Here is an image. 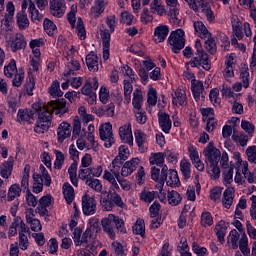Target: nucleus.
Returning <instances> with one entry per match:
<instances>
[{
    "mask_svg": "<svg viewBox=\"0 0 256 256\" xmlns=\"http://www.w3.org/2000/svg\"><path fill=\"white\" fill-rule=\"evenodd\" d=\"M49 127H51V110L47 106L40 107L34 131L40 134L45 133V131H49Z\"/></svg>",
    "mask_w": 256,
    "mask_h": 256,
    "instance_id": "obj_2",
    "label": "nucleus"
},
{
    "mask_svg": "<svg viewBox=\"0 0 256 256\" xmlns=\"http://www.w3.org/2000/svg\"><path fill=\"white\" fill-rule=\"evenodd\" d=\"M134 135L137 146L139 147V149H143V145L147 143V134H145V132L141 130H136L134 132Z\"/></svg>",
    "mask_w": 256,
    "mask_h": 256,
    "instance_id": "obj_55",
    "label": "nucleus"
},
{
    "mask_svg": "<svg viewBox=\"0 0 256 256\" xmlns=\"http://www.w3.org/2000/svg\"><path fill=\"white\" fill-rule=\"evenodd\" d=\"M109 170H105L103 174L104 181L113 183V181H119L121 178V166L115 162H111L108 167Z\"/></svg>",
    "mask_w": 256,
    "mask_h": 256,
    "instance_id": "obj_9",
    "label": "nucleus"
},
{
    "mask_svg": "<svg viewBox=\"0 0 256 256\" xmlns=\"http://www.w3.org/2000/svg\"><path fill=\"white\" fill-rule=\"evenodd\" d=\"M224 185H231L233 183V166L225 168L222 172Z\"/></svg>",
    "mask_w": 256,
    "mask_h": 256,
    "instance_id": "obj_58",
    "label": "nucleus"
},
{
    "mask_svg": "<svg viewBox=\"0 0 256 256\" xmlns=\"http://www.w3.org/2000/svg\"><path fill=\"white\" fill-rule=\"evenodd\" d=\"M46 40L44 38L32 39L29 42V47L34 57H41V47H45Z\"/></svg>",
    "mask_w": 256,
    "mask_h": 256,
    "instance_id": "obj_23",
    "label": "nucleus"
},
{
    "mask_svg": "<svg viewBox=\"0 0 256 256\" xmlns=\"http://www.w3.org/2000/svg\"><path fill=\"white\" fill-rule=\"evenodd\" d=\"M129 158V147L126 145H121L118 149V155L114 158L112 163H116V165H123V161Z\"/></svg>",
    "mask_w": 256,
    "mask_h": 256,
    "instance_id": "obj_30",
    "label": "nucleus"
},
{
    "mask_svg": "<svg viewBox=\"0 0 256 256\" xmlns=\"http://www.w3.org/2000/svg\"><path fill=\"white\" fill-rule=\"evenodd\" d=\"M73 130H72V138L77 139L79 137H85L87 135V132H85V129H81V120L79 119V116H75L73 119Z\"/></svg>",
    "mask_w": 256,
    "mask_h": 256,
    "instance_id": "obj_29",
    "label": "nucleus"
},
{
    "mask_svg": "<svg viewBox=\"0 0 256 256\" xmlns=\"http://www.w3.org/2000/svg\"><path fill=\"white\" fill-rule=\"evenodd\" d=\"M206 165L219 164L221 159V151L215 147L213 142H210L203 151Z\"/></svg>",
    "mask_w": 256,
    "mask_h": 256,
    "instance_id": "obj_8",
    "label": "nucleus"
},
{
    "mask_svg": "<svg viewBox=\"0 0 256 256\" xmlns=\"http://www.w3.org/2000/svg\"><path fill=\"white\" fill-rule=\"evenodd\" d=\"M172 104L176 107L177 105H187V88L180 86L175 90L174 94H172Z\"/></svg>",
    "mask_w": 256,
    "mask_h": 256,
    "instance_id": "obj_15",
    "label": "nucleus"
},
{
    "mask_svg": "<svg viewBox=\"0 0 256 256\" xmlns=\"http://www.w3.org/2000/svg\"><path fill=\"white\" fill-rule=\"evenodd\" d=\"M16 24L20 31H25V29H29V25H31V22L29 21V16H27V12H17Z\"/></svg>",
    "mask_w": 256,
    "mask_h": 256,
    "instance_id": "obj_25",
    "label": "nucleus"
},
{
    "mask_svg": "<svg viewBox=\"0 0 256 256\" xmlns=\"http://www.w3.org/2000/svg\"><path fill=\"white\" fill-rule=\"evenodd\" d=\"M33 115H35V110H19L17 113V119L18 121L29 122L33 119Z\"/></svg>",
    "mask_w": 256,
    "mask_h": 256,
    "instance_id": "obj_51",
    "label": "nucleus"
},
{
    "mask_svg": "<svg viewBox=\"0 0 256 256\" xmlns=\"http://www.w3.org/2000/svg\"><path fill=\"white\" fill-rule=\"evenodd\" d=\"M71 137V124L67 122H61L57 129L58 143H63L65 139Z\"/></svg>",
    "mask_w": 256,
    "mask_h": 256,
    "instance_id": "obj_20",
    "label": "nucleus"
},
{
    "mask_svg": "<svg viewBox=\"0 0 256 256\" xmlns=\"http://www.w3.org/2000/svg\"><path fill=\"white\" fill-rule=\"evenodd\" d=\"M86 65L92 73L99 71V56H97V53L91 51L86 55Z\"/></svg>",
    "mask_w": 256,
    "mask_h": 256,
    "instance_id": "obj_22",
    "label": "nucleus"
},
{
    "mask_svg": "<svg viewBox=\"0 0 256 256\" xmlns=\"http://www.w3.org/2000/svg\"><path fill=\"white\" fill-rule=\"evenodd\" d=\"M50 107L53 109L55 115H60V117L69 111V108L67 107V100L64 98L51 101Z\"/></svg>",
    "mask_w": 256,
    "mask_h": 256,
    "instance_id": "obj_21",
    "label": "nucleus"
},
{
    "mask_svg": "<svg viewBox=\"0 0 256 256\" xmlns=\"http://www.w3.org/2000/svg\"><path fill=\"white\" fill-rule=\"evenodd\" d=\"M191 80V91L195 101H199L201 97H203V92L205 88L203 87V81H199L195 79V74H189Z\"/></svg>",
    "mask_w": 256,
    "mask_h": 256,
    "instance_id": "obj_14",
    "label": "nucleus"
},
{
    "mask_svg": "<svg viewBox=\"0 0 256 256\" xmlns=\"http://www.w3.org/2000/svg\"><path fill=\"white\" fill-rule=\"evenodd\" d=\"M206 171L213 180L221 177V169L219 168V164H206Z\"/></svg>",
    "mask_w": 256,
    "mask_h": 256,
    "instance_id": "obj_42",
    "label": "nucleus"
},
{
    "mask_svg": "<svg viewBox=\"0 0 256 256\" xmlns=\"http://www.w3.org/2000/svg\"><path fill=\"white\" fill-rule=\"evenodd\" d=\"M161 181H166L168 187H179L181 185V180H179V174L177 170H169L167 165H164L161 170Z\"/></svg>",
    "mask_w": 256,
    "mask_h": 256,
    "instance_id": "obj_6",
    "label": "nucleus"
},
{
    "mask_svg": "<svg viewBox=\"0 0 256 256\" xmlns=\"http://www.w3.org/2000/svg\"><path fill=\"white\" fill-rule=\"evenodd\" d=\"M168 203L174 207H176V205H179V203H181L182 199L181 198V194H179V192L172 190L168 192Z\"/></svg>",
    "mask_w": 256,
    "mask_h": 256,
    "instance_id": "obj_52",
    "label": "nucleus"
},
{
    "mask_svg": "<svg viewBox=\"0 0 256 256\" xmlns=\"http://www.w3.org/2000/svg\"><path fill=\"white\" fill-rule=\"evenodd\" d=\"M167 15L169 23H171L173 27H181V25H183L181 16L179 15V8H170Z\"/></svg>",
    "mask_w": 256,
    "mask_h": 256,
    "instance_id": "obj_27",
    "label": "nucleus"
},
{
    "mask_svg": "<svg viewBox=\"0 0 256 256\" xmlns=\"http://www.w3.org/2000/svg\"><path fill=\"white\" fill-rule=\"evenodd\" d=\"M140 163L141 160H139V158H132L131 160L126 161L121 168V176L129 177L130 175H133V172L137 170Z\"/></svg>",
    "mask_w": 256,
    "mask_h": 256,
    "instance_id": "obj_16",
    "label": "nucleus"
},
{
    "mask_svg": "<svg viewBox=\"0 0 256 256\" xmlns=\"http://www.w3.org/2000/svg\"><path fill=\"white\" fill-rule=\"evenodd\" d=\"M143 91L141 89L136 88L133 92L132 105L133 111H141L143 109Z\"/></svg>",
    "mask_w": 256,
    "mask_h": 256,
    "instance_id": "obj_26",
    "label": "nucleus"
},
{
    "mask_svg": "<svg viewBox=\"0 0 256 256\" xmlns=\"http://www.w3.org/2000/svg\"><path fill=\"white\" fill-rule=\"evenodd\" d=\"M180 171L185 181H189V179H191V162H189V159L183 158L180 161Z\"/></svg>",
    "mask_w": 256,
    "mask_h": 256,
    "instance_id": "obj_34",
    "label": "nucleus"
},
{
    "mask_svg": "<svg viewBox=\"0 0 256 256\" xmlns=\"http://www.w3.org/2000/svg\"><path fill=\"white\" fill-rule=\"evenodd\" d=\"M150 9L152 13H157V15H165V6L161 3V0H153L150 4Z\"/></svg>",
    "mask_w": 256,
    "mask_h": 256,
    "instance_id": "obj_47",
    "label": "nucleus"
},
{
    "mask_svg": "<svg viewBox=\"0 0 256 256\" xmlns=\"http://www.w3.org/2000/svg\"><path fill=\"white\" fill-rule=\"evenodd\" d=\"M231 25H232V33L236 36L237 39L241 41L245 36L243 34V23L239 20V16L232 14L230 17Z\"/></svg>",
    "mask_w": 256,
    "mask_h": 256,
    "instance_id": "obj_18",
    "label": "nucleus"
},
{
    "mask_svg": "<svg viewBox=\"0 0 256 256\" xmlns=\"http://www.w3.org/2000/svg\"><path fill=\"white\" fill-rule=\"evenodd\" d=\"M43 27H44V31L47 33V35H49L50 37L55 35V33H57V26L55 25V23H53V21H51L50 19H45L44 23H43Z\"/></svg>",
    "mask_w": 256,
    "mask_h": 256,
    "instance_id": "obj_54",
    "label": "nucleus"
},
{
    "mask_svg": "<svg viewBox=\"0 0 256 256\" xmlns=\"http://www.w3.org/2000/svg\"><path fill=\"white\" fill-rule=\"evenodd\" d=\"M157 197V192L144 190L140 193L141 201L144 203H151Z\"/></svg>",
    "mask_w": 256,
    "mask_h": 256,
    "instance_id": "obj_59",
    "label": "nucleus"
},
{
    "mask_svg": "<svg viewBox=\"0 0 256 256\" xmlns=\"http://www.w3.org/2000/svg\"><path fill=\"white\" fill-rule=\"evenodd\" d=\"M193 27L195 30V33H198L199 37L202 39H209L211 37V33H209V30H207V27H205V24L201 21H195L193 23Z\"/></svg>",
    "mask_w": 256,
    "mask_h": 256,
    "instance_id": "obj_32",
    "label": "nucleus"
},
{
    "mask_svg": "<svg viewBox=\"0 0 256 256\" xmlns=\"http://www.w3.org/2000/svg\"><path fill=\"white\" fill-rule=\"evenodd\" d=\"M167 35H169V27L160 25L155 28L153 41L156 43H163V41L167 39Z\"/></svg>",
    "mask_w": 256,
    "mask_h": 256,
    "instance_id": "obj_24",
    "label": "nucleus"
},
{
    "mask_svg": "<svg viewBox=\"0 0 256 256\" xmlns=\"http://www.w3.org/2000/svg\"><path fill=\"white\" fill-rule=\"evenodd\" d=\"M233 188H227L223 193V206L226 209H231V206L233 205Z\"/></svg>",
    "mask_w": 256,
    "mask_h": 256,
    "instance_id": "obj_43",
    "label": "nucleus"
},
{
    "mask_svg": "<svg viewBox=\"0 0 256 256\" xmlns=\"http://www.w3.org/2000/svg\"><path fill=\"white\" fill-rule=\"evenodd\" d=\"M105 5H107V0H95V4L91 8V15L99 17L105 11Z\"/></svg>",
    "mask_w": 256,
    "mask_h": 256,
    "instance_id": "obj_39",
    "label": "nucleus"
},
{
    "mask_svg": "<svg viewBox=\"0 0 256 256\" xmlns=\"http://www.w3.org/2000/svg\"><path fill=\"white\" fill-rule=\"evenodd\" d=\"M78 113H79L83 123L87 124L95 119L94 115L87 113V108H85V106L79 107Z\"/></svg>",
    "mask_w": 256,
    "mask_h": 256,
    "instance_id": "obj_60",
    "label": "nucleus"
},
{
    "mask_svg": "<svg viewBox=\"0 0 256 256\" xmlns=\"http://www.w3.org/2000/svg\"><path fill=\"white\" fill-rule=\"evenodd\" d=\"M11 173H13V159L9 158L2 164L0 175L3 179H9V177H11Z\"/></svg>",
    "mask_w": 256,
    "mask_h": 256,
    "instance_id": "obj_35",
    "label": "nucleus"
},
{
    "mask_svg": "<svg viewBox=\"0 0 256 256\" xmlns=\"http://www.w3.org/2000/svg\"><path fill=\"white\" fill-rule=\"evenodd\" d=\"M65 9H67L65 0H50V13L53 17L61 19L65 15Z\"/></svg>",
    "mask_w": 256,
    "mask_h": 256,
    "instance_id": "obj_12",
    "label": "nucleus"
},
{
    "mask_svg": "<svg viewBox=\"0 0 256 256\" xmlns=\"http://www.w3.org/2000/svg\"><path fill=\"white\" fill-rule=\"evenodd\" d=\"M242 173L248 183H256V177L249 172V163L247 161L242 163Z\"/></svg>",
    "mask_w": 256,
    "mask_h": 256,
    "instance_id": "obj_56",
    "label": "nucleus"
},
{
    "mask_svg": "<svg viewBox=\"0 0 256 256\" xmlns=\"http://www.w3.org/2000/svg\"><path fill=\"white\" fill-rule=\"evenodd\" d=\"M51 205H53V197L50 194L42 196L38 201L36 213L41 217H45L49 213L47 207H51Z\"/></svg>",
    "mask_w": 256,
    "mask_h": 256,
    "instance_id": "obj_13",
    "label": "nucleus"
},
{
    "mask_svg": "<svg viewBox=\"0 0 256 256\" xmlns=\"http://www.w3.org/2000/svg\"><path fill=\"white\" fill-rule=\"evenodd\" d=\"M158 123L160 129L163 131V133H171V127H173V122L171 121V116L165 112H159L158 113Z\"/></svg>",
    "mask_w": 256,
    "mask_h": 256,
    "instance_id": "obj_17",
    "label": "nucleus"
},
{
    "mask_svg": "<svg viewBox=\"0 0 256 256\" xmlns=\"http://www.w3.org/2000/svg\"><path fill=\"white\" fill-rule=\"evenodd\" d=\"M240 81H242V85L244 89H249V85L251 83V74L249 73V68L242 67L240 70Z\"/></svg>",
    "mask_w": 256,
    "mask_h": 256,
    "instance_id": "obj_44",
    "label": "nucleus"
},
{
    "mask_svg": "<svg viewBox=\"0 0 256 256\" xmlns=\"http://www.w3.org/2000/svg\"><path fill=\"white\" fill-rule=\"evenodd\" d=\"M33 186H32V191L33 193L39 194L43 191V178L41 175L34 173L33 174Z\"/></svg>",
    "mask_w": 256,
    "mask_h": 256,
    "instance_id": "obj_45",
    "label": "nucleus"
},
{
    "mask_svg": "<svg viewBox=\"0 0 256 256\" xmlns=\"http://www.w3.org/2000/svg\"><path fill=\"white\" fill-rule=\"evenodd\" d=\"M119 135L123 143H127L133 147V132L131 131V123L124 124L119 128Z\"/></svg>",
    "mask_w": 256,
    "mask_h": 256,
    "instance_id": "obj_19",
    "label": "nucleus"
},
{
    "mask_svg": "<svg viewBox=\"0 0 256 256\" xmlns=\"http://www.w3.org/2000/svg\"><path fill=\"white\" fill-rule=\"evenodd\" d=\"M29 173H31V166L26 165L24 167V172H23L22 179H21L20 189L29 191Z\"/></svg>",
    "mask_w": 256,
    "mask_h": 256,
    "instance_id": "obj_50",
    "label": "nucleus"
},
{
    "mask_svg": "<svg viewBox=\"0 0 256 256\" xmlns=\"http://www.w3.org/2000/svg\"><path fill=\"white\" fill-rule=\"evenodd\" d=\"M63 195L64 199H66L68 205H71L73 203V200L75 199V190L73 189V186L69 183H64L63 185Z\"/></svg>",
    "mask_w": 256,
    "mask_h": 256,
    "instance_id": "obj_38",
    "label": "nucleus"
},
{
    "mask_svg": "<svg viewBox=\"0 0 256 256\" xmlns=\"http://www.w3.org/2000/svg\"><path fill=\"white\" fill-rule=\"evenodd\" d=\"M86 185L90 187V189H93V191H96V193L103 191V184L99 179L89 178L86 180Z\"/></svg>",
    "mask_w": 256,
    "mask_h": 256,
    "instance_id": "obj_49",
    "label": "nucleus"
},
{
    "mask_svg": "<svg viewBox=\"0 0 256 256\" xmlns=\"http://www.w3.org/2000/svg\"><path fill=\"white\" fill-rule=\"evenodd\" d=\"M133 232L136 235H141V237H145V221L142 219H138L133 227Z\"/></svg>",
    "mask_w": 256,
    "mask_h": 256,
    "instance_id": "obj_61",
    "label": "nucleus"
},
{
    "mask_svg": "<svg viewBox=\"0 0 256 256\" xmlns=\"http://www.w3.org/2000/svg\"><path fill=\"white\" fill-rule=\"evenodd\" d=\"M106 24L109 27L110 31L103 26L100 29V37L102 39L104 61H108L110 57L109 49L111 47V33L115 32V25H117V22L115 21V15L108 17Z\"/></svg>",
    "mask_w": 256,
    "mask_h": 256,
    "instance_id": "obj_1",
    "label": "nucleus"
},
{
    "mask_svg": "<svg viewBox=\"0 0 256 256\" xmlns=\"http://www.w3.org/2000/svg\"><path fill=\"white\" fill-rule=\"evenodd\" d=\"M246 156L249 163L256 165V146L252 145L246 149Z\"/></svg>",
    "mask_w": 256,
    "mask_h": 256,
    "instance_id": "obj_63",
    "label": "nucleus"
},
{
    "mask_svg": "<svg viewBox=\"0 0 256 256\" xmlns=\"http://www.w3.org/2000/svg\"><path fill=\"white\" fill-rule=\"evenodd\" d=\"M168 41L173 53H179L185 47V32L182 29L171 32Z\"/></svg>",
    "mask_w": 256,
    "mask_h": 256,
    "instance_id": "obj_5",
    "label": "nucleus"
},
{
    "mask_svg": "<svg viewBox=\"0 0 256 256\" xmlns=\"http://www.w3.org/2000/svg\"><path fill=\"white\" fill-rule=\"evenodd\" d=\"M21 186L18 183L12 184L8 189L7 201H15L17 197H21Z\"/></svg>",
    "mask_w": 256,
    "mask_h": 256,
    "instance_id": "obj_37",
    "label": "nucleus"
},
{
    "mask_svg": "<svg viewBox=\"0 0 256 256\" xmlns=\"http://www.w3.org/2000/svg\"><path fill=\"white\" fill-rule=\"evenodd\" d=\"M48 93L51 97H63V91H61V84L59 81H53L48 89Z\"/></svg>",
    "mask_w": 256,
    "mask_h": 256,
    "instance_id": "obj_48",
    "label": "nucleus"
},
{
    "mask_svg": "<svg viewBox=\"0 0 256 256\" xmlns=\"http://www.w3.org/2000/svg\"><path fill=\"white\" fill-rule=\"evenodd\" d=\"M120 21L124 23V25H133V23H135V17L130 12L124 11L121 13Z\"/></svg>",
    "mask_w": 256,
    "mask_h": 256,
    "instance_id": "obj_62",
    "label": "nucleus"
},
{
    "mask_svg": "<svg viewBox=\"0 0 256 256\" xmlns=\"http://www.w3.org/2000/svg\"><path fill=\"white\" fill-rule=\"evenodd\" d=\"M150 165H157L158 167H161L163 163H165V154L162 152L158 153H152L149 158Z\"/></svg>",
    "mask_w": 256,
    "mask_h": 256,
    "instance_id": "obj_46",
    "label": "nucleus"
},
{
    "mask_svg": "<svg viewBox=\"0 0 256 256\" xmlns=\"http://www.w3.org/2000/svg\"><path fill=\"white\" fill-rule=\"evenodd\" d=\"M190 67H203L205 71H211V64H209V55L205 51H196L195 56L189 61Z\"/></svg>",
    "mask_w": 256,
    "mask_h": 256,
    "instance_id": "obj_7",
    "label": "nucleus"
},
{
    "mask_svg": "<svg viewBox=\"0 0 256 256\" xmlns=\"http://www.w3.org/2000/svg\"><path fill=\"white\" fill-rule=\"evenodd\" d=\"M41 66V56H30V67L28 70V75L30 77H35L39 75V67Z\"/></svg>",
    "mask_w": 256,
    "mask_h": 256,
    "instance_id": "obj_28",
    "label": "nucleus"
},
{
    "mask_svg": "<svg viewBox=\"0 0 256 256\" xmlns=\"http://www.w3.org/2000/svg\"><path fill=\"white\" fill-rule=\"evenodd\" d=\"M13 227L16 228V231H18V234L21 235L23 233H29V228L27 224L21 219V217L17 216L13 220Z\"/></svg>",
    "mask_w": 256,
    "mask_h": 256,
    "instance_id": "obj_41",
    "label": "nucleus"
},
{
    "mask_svg": "<svg viewBox=\"0 0 256 256\" xmlns=\"http://www.w3.org/2000/svg\"><path fill=\"white\" fill-rule=\"evenodd\" d=\"M202 227H211L213 225V216L209 212H203L201 215Z\"/></svg>",
    "mask_w": 256,
    "mask_h": 256,
    "instance_id": "obj_64",
    "label": "nucleus"
},
{
    "mask_svg": "<svg viewBox=\"0 0 256 256\" xmlns=\"http://www.w3.org/2000/svg\"><path fill=\"white\" fill-rule=\"evenodd\" d=\"M82 212L86 216L95 215L97 212V201L88 194L82 196Z\"/></svg>",
    "mask_w": 256,
    "mask_h": 256,
    "instance_id": "obj_10",
    "label": "nucleus"
},
{
    "mask_svg": "<svg viewBox=\"0 0 256 256\" xmlns=\"http://www.w3.org/2000/svg\"><path fill=\"white\" fill-rule=\"evenodd\" d=\"M227 227H229V224H227L225 221L221 220L216 224L215 226V233L218 237V241L220 243L225 242V235L227 233Z\"/></svg>",
    "mask_w": 256,
    "mask_h": 256,
    "instance_id": "obj_31",
    "label": "nucleus"
},
{
    "mask_svg": "<svg viewBox=\"0 0 256 256\" xmlns=\"http://www.w3.org/2000/svg\"><path fill=\"white\" fill-rule=\"evenodd\" d=\"M28 13L31 15L32 23H39V21L43 20V14L39 13V9H37L33 1H29Z\"/></svg>",
    "mask_w": 256,
    "mask_h": 256,
    "instance_id": "obj_33",
    "label": "nucleus"
},
{
    "mask_svg": "<svg viewBox=\"0 0 256 256\" xmlns=\"http://www.w3.org/2000/svg\"><path fill=\"white\" fill-rule=\"evenodd\" d=\"M76 33L82 41L87 39V31L85 30V24L83 23V19L78 18L76 23Z\"/></svg>",
    "mask_w": 256,
    "mask_h": 256,
    "instance_id": "obj_53",
    "label": "nucleus"
},
{
    "mask_svg": "<svg viewBox=\"0 0 256 256\" xmlns=\"http://www.w3.org/2000/svg\"><path fill=\"white\" fill-rule=\"evenodd\" d=\"M101 225L104 233H106L110 239H115V215L109 214L101 220Z\"/></svg>",
    "mask_w": 256,
    "mask_h": 256,
    "instance_id": "obj_11",
    "label": "nucleus"
},
{
    "mask_svg": "<svg viewBox=\"0 0 256 256\" xmlns=\"http://www.w3.org/2000/svg\"><path fill=\"white\" fill-rule=\"evenodd\" d=\"M26 47L27 40L21 33H16L6 40V49L12 53H17V51H21V49H25Z\"/></svg>",
    "mask_w": 256,
    "mask_h": 256,
    "instance_id": "obj_4",
    "label": "nucleus"
},
{
    "mask_svg": "<svg viewBox=\"0 0 256 256\" xmlns=\"http://www.w3.org/2000/svg\"><path fill=\"white\" fill-rule=\"evenodd\" d=\"M17 73H19V70L17 69V62L15 59H11L8 65L4 66V75L5 77H8V79H13V76Z\"/></svg>",
    "mask_w": 256,
    "mask_h": 256,
    "instance_id": "obj_36",
    "label": "nucleus"
},
{
    "mask_svg": "<svg viewBox=\"0 0 256 256\" xmlns=\"http://www.w3.org/2000/svg\"><path fill=\"white\" fill-rule=\"evenodd\" d=\"M53 153L56 157L54 161V169L61 171V169H63V165H65V153L57 149H54Z\"/></svg>",
    "mask_w": 256,
    "mask_h": 256,
    "instance_id": "obj_40",
    "label": "nucleus"
},
{
    "mask_svg": "<svg viewBox=\"0 0 256 256\" xmlns=\"http://www.w3.org/2000/svg\"><path fill=\"white\" fill-rule=\"evenodd\" d=\"M67 20L72 29H75V23H77V5H72L70 11L67 14Z\"/></svg>",
    "mask_w": 256,
    "mask_h": 256,
    "instance_id": "obj_57",
    "label": "nucleus"
},
{
    "mask_svg": "<svg viewBox=\"0 0 256 256\" xmlns=\"http://www.w3.org/2000/svg\"><path fill=\"white\" fill-rule=\"evenodd\" d=\"M99 135L101 141L104 142L106 149H111L115 144V137L113 136V125L106 122L99 127Z\"/></svg>",
    "mask_w": 256,
    "mask_h": 256,
    "instance_id": "obj_3",
    "label": "nucleus"
}]
</instances>
